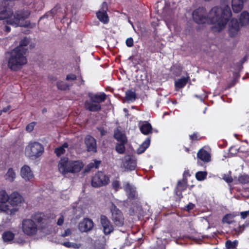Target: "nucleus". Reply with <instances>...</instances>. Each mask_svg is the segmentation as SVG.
<instances>
[{
  "label": "nucleus",
  "instance_id": "2",
  "mask_svg": "<svg viewBox=\"0 0 249 249\" xmlns=\"http://www.w3.org/2000/svg\"><path fill=\"white\" fill-rule=\"evenodd\" d=\"M30 13L28 11H18L13 13V12L9 8L4 7L0 11V20L5 19L7 24L11 25L15 27L20 26L26 27L28 26L25 20L28 18Z\"/></svg>",
  "mask_w": 249,
  "mask_h": 249
},
{
  "label": "nucleus",
  "instance_id": "57",
  "mask_svg": "<svg viewBox=\"0 0 249 249\" xmlns=\"http://www.w3.org/2000/svg\"><path fill=\"white\" fill-rule=\"evenodd\" d=\"M4 31L6 32V33H9L11 31V28L9 26L6 25L4 27Z\"/></svg>",
  "mask_w": 249,
  "mask_h": 249
},
{
  "label": "nucleus",
  "instance_id": "35",
  "mask_svg": "<svg viewBox=\"0 0 249 249\" xmlns=\"http://www.w3.org/2000/svg\"><path fill=\"white\" fill-rule=\"evenodd\" d=\"M9 199V196L5 190L0 191V204L6 203Z\"/></svg>",
  "mask_w": 249,
  "mask_h": 249
},
{
  "label": "nucleus",
  "instance_id": "47",
  "mask_svg": "<svg viewBox=\"0 0 249 249\" xmlns=\"http://www.w3.org/2000/svg\"><path fill=\"white\" fill-rule=\"evenodd\" d=\"M195 207V205L191 202L189 203L185 206V210L187 212H190L191 210H193Z\"/></svg>",
  "mask_w": 249,
  "mask_h": 249
},
{
  "label": "nucleus",
  "instance_id": "6",
  "mask_svg": "<svg viewBox=\"0 0 249 249\" xmlns=\"http://www.w3.org/2000/svg\"><path fill=\"white\" fill-rule=\"evenodd\" d=\"M110 181L109 177L103 172H97L92 178L91 185L95 188L107 185Z\"/></svg>",
  "mask_w": 249,
  "mask_h": 249
},
{
  "label": "nucleus",
  "instance_id": "7",
  "mask_svg": "<svg viewBox=\"0 0 249 249\" xmlns=\"http://www.w3.org/2000/svg\"><path fill=\"white\" fill-rule=\"evenodd\" d=\"M39 228L36 223L31 219H24L22 222V229L24 233L28 236L36 235Z\"/></svg>",
  "mask_w": 249,
  "mask_h": 249
},
{
  "label": "nucleus",
  "instance_id": "63",
  "mask_svg": "<svg viewBox=\"0 0 249 249\" xmlns=\"http://www.w3.org/2000/svg\"><path fill=\"white\" fill-rule=\"evenodd\" d=\"M233 148L232 147H230V149H229V152H230L231 153H232V152H231V150L233 149Z\"/></svg>",
  "mask_w": 249,
  "mask_h": 249
},
{
  "label": "nucleus",
  "instance_id": "27",
  "mask_svg": "<svg viewBox=\"0 0 249 249\" xmlns=\"http://www.w3.org/2000/svg\"><path fill=\"white\" fill-rule=\"evenodd\" d=\"M125 98L128 102H134L137 98V94L135 91H133L132 89H128L125 91Z\"/></svg>",
  "mask_w": 249,
  "mask_h": 249
},
{
  "label": "nucleus",
  "instance_id": "42",
  "mask_svg": "<svg viewBox=\"0 0 249 249\" xmlns=\"http://www.w3.org/2000/svg\"><path fill=\"white\" fill-rule=\"evenodd\" d=\"M191 143H193L194 141H198L201 140V137L197 132H194L193 134L189 135Z\"/></svg>",
  "mask_w": 249,
  "mask_h": 249
},
{
  "label": "nucleus",
  "instance_id": "30",
  "mask_svg": "<svg viewBox=\"0 0 249 249\" xmlns=\"http://www.w3.org/2000/svg\"><path fill=\"white\" fill-rule=\"evenodd\" d=\"M150 143V138H148L142 143L137 149V153L140 154L144 152L149 146Z\"/></svg>",
  "mask_w": 249,
  "mask_h": 249
},
{
  "label": "nucleus",
  "instance_id": "22",
  "mask_svg": "<svg viewBox=\"0 0 249 249\" xmlns=\"http://www.w3.org/2000/svg\"><path fill=\"white\" fill-rule=\"evenodd\" d=\"M90 100L92 102L100 104L105 102L107 98V95L104 92H101L99 94H94L89 96Z\"/></svg>",
  "mask_w": 249,
  "mask_h": 249
},
{
  "label": "nucleus",
  "instance_id": "9",
  "mask_svg": "<svg viewBox=\"0 0 249 249\" xmlns=\"http://www.w3.org/2000/svg\"><path fill=\"white\" fill-rule=\"evenodd\" d=\"M28 147H29V156L33 159L38 158L44 152L43 145L38 142L31 143Z\"/></svg>",
  "mask_w": 249,
  "mask_h": 249
},
{
  "label": "nucleus",
  "instance_id": "54",
  "mask_svg": "<svg viewBox=\"0 0 249 249\" xmlns=\"http://www.w3.org/2000/svg\"><path fill=\"white\" fill-rule=\"evenodd\" d=\"M189 176V172L188 170L185 171L183 174V178L182 179H184V178H187V176Z\"/></svg>",
  "mask_w": 249,
  "mask_h": 249
},
{
  "label": "nucleus",
  "instance_id": "46",
  "mask_svg": "<svg viewBox=\"0 0 249 249\" xmlns=\"http://www.w3.org/2000/svg\"><path fill=\"white\" fill-rule=\"evenodd\" d=\"M76 78L77 76H76V75L72 73H71L67 75L66 79L68 81H73L76 80Z\"/></svg>",
  "mask_w": 249,
  "mask_h": 249
},
{
  "label": "nucleus",
  "instance_id": "3",
  "mask_svg": "<svg viewBox=\"0 0 249 249\" xmlns=\"http://www.w3.org/2000/svg\"><path fill=\"white\" fill-rule=\"evenodd\" d=\"M20 47H16L10 53L8 60V67L12 71H17L21 67L27 63L24 51L19 49Z\"/></svg>",
  "mask_w": 249,
  "mask_h": 249
},
{
  "label": "nucleus",
  "instance_id": "21",
  "mask_svg": "<svg viewBox=\"0 0 249 249\" xmlns=\"http://www.w3.org/2000/svg\"><path fill=\"white\" fill-rule=\"evenodd\" d=\"M247 0H232V8L234 13L240 12L243 8L244 3Z\"/></svg>",
  "mask_w": 249,
  "mask_h": 249
},
{
  "label": "nucleus",
  "instance_id": "53",
  "mask_svg": "<svg viewBox=\"0 0 249 249\" xmlns=\"http://www.w3.org/2000/svg\"><path fill=\"white\" fill-rule=\"evenodd\" d=\"M176 69L178 71V72H176V71L174 70L173 71V73L176 75H178L181 73V69L180 68V67H176Z\"/></svg>",
  "mask_w": 249,
  "mask_h": 249
},
{
  "label": "nucleus",
  "instance_id": "39",
  "mask_svg": "<svg viewBox=\"0 0 249 249\" xmlns=\"http://www.w3.org/2000/svg\"><path fill=\"white\" fill-rule=\"evenodd\" d=\"M207 175L206 172L199 171L196 174V178L197 180L202 181L206 178Z\"/></svg>",
  "mask_w": 249,
  "mask_h": 249
},
{
  "label": "nucleus",
  "instance_id": "49",
  "mask_svg": "<svg viewBox=\"0 0 249 249\" xmlns=\"http://www.w3.org/2000/svg\"><path fill=\"white\" fill-rule=\"evenodd\" d=\"M97 129L100 132L101 136H104L107 133V131L103 127H98Z\"/></svg>",
  "mask_w": 249,
  "mask_h": 249
},
{
  "label": "nucleus",
  "instance_id": "29",
  "mask_svg": "<svg viewBox=\"0 0 249 249\" xmlns=\"http://www.w3.org/2000/svg\"><path fill=\"white\" fill-rule=\"evenodd\" d=\"M14 237L15 234L9 231H4L2 235V238L4 242H10L14 239Z\"/></svg>",
  "mask_w": 249,
  "mask_h": 249
},
{
  "label": "nucleus",
  "instance_id": "37",
  "mask_svg": "<svg viewBox=\"0 0 249 249\" xmlns=\"http://www.w3.org/2000/svg\"><path fill=\"white\" fill-rule=\"evenodd\" d=\"M111 186L112 189H114L116 192L122 188L120 181L117 179H113L112 180L111 182Z\"/></svg>",
  "mask_w": 249,
  "mask_h": 249
},
{
  "label": "nucleus",
  "instance_id": "17",
  "mask_svg": "<svg viewBox=\"0 0 249 249\" xmlns=\"http://www.w3.org/2000/svg\"><path fill=\"white\" fill-rule=\"evenodd\" d=\"M32 219L35 222H36L39 225L38 228L40 227L41 229H43L45 228L44 227L42 226V224L45 223V221L46 220L45 218V215L43 213L40 212H37L32 214L31 216Z\"/></svg>",
  "mask_w": 249,
  "mask_h": 249
},
{
  "label": "nucleus",
  "instance_id": "36",
  "mask_svg": "<svg viewBox=\"0 0 249 249\" xmlns=\"http://www.w3.org/2000/svg\"><path fill=\"white\" fill-rule=\"evenodd\" d=\"M56 86L59 89L62 90H66L69 89V85L65 82L62 81H57Z\"/></svg>",
  "mask_w": 249,
  "mask_h": 249
},
{
  "label": "nucleus",
  "instance_id": "13",
  "mask_svg": "<svg viewBox=\"0 0 249 249\" xmlns=\"http://www.w3.org/2000/svg\"><path fill=\"white\" fill-rule=\"evenodd\" d=\"M239 31L238 21L236 18H232L229 24V33L231 37H234Z\"/></svg>",
  "mask_w": 249,
  "mask_h": 249
},
{
  "label": "nucleus",
  "instance_id": "1",
  "mask_svg": "<svg viewBox=\"0 0 249 249\" xmlns=\"http://www.w3.org/2000/svg\"><path fill=\"white\" fill-rule=\"evenodd\" d=\"M231 15V8L228 5H226L223 8L215 6L211 9L208 14L206 8L203 7L196 9L193 12V18L195 22L199 24L205 23L214 24L212 29L218 32L225 28Z\"/></svg>",
  "mask_w": 249,
  "mask_h": 249
},
{
  "label": "nucleus",
  "instance_id": "61",
  "mask_svg": "<svg viewBox=\"0 0 249 249\" xmlns=\"http://www.w3.org/2000/svg\"><path fill=\"white\" fill-rule=\"evenodd\" d=\"M185 151L186 152H187V153H189L190 152V149H189V148L185 147Z\"/></svg>",
  "mask_w": 249,
  "mask_h": 249
},
{
  "label": "nucleus",
  "instance_id": "10",
  "mask_svg": "<svg viewBox=\"0 0 249 249\" xmlns=\"http://www.w3.org/2000/svg\"><path fill=\"white\" fill-rule=\"evenodd\" d=\"M100 220L105 234H109L113 231V226L107 216L103 214L101 215Z\"/></svg>",
  "mask_w": 249,
  "mask_h": 249
},
{
  "label": "nucleus",
  "instance_id": "20",
  "mask_svg": "<svg viewBox=\"0 0 249 249\" xmlns=\"http://www.w3.org/2000/svg\"><path fill=\"white\" fill-rule=\"evenodd\" d=\"M18 211V208L13 207L12 205L10 206L5 203L0 204V211L3 212L6 214L14 215Z\"/></svg>",
  "mask_w": 249,
  "mask_h": 249
},
{
  "label": "nucleus",
  "instance_id": "44",
  "mask_svg": "<svg viewBox=\"0 0 249 249\" xmlns=\"http://www.w3.org/2000/svg\"><path fill=\"white\" fill-rule=\"evenodd\" d=\"M126 45L128 47H132L134 45V41L132 37L127 38L125 41Z\"/></svg>",
  "mask_w": 249,
  "mask_h": 249
},
{
  "label": "nucleus",
  "instance_id": "18",
  "mask_svg": "<svg viewBox=\"0 0 249 249\" xmlns=\"http://www.w3.org/2000/svg\"><path fill=\"white\" fill-rule=\"evenodd\" d=\"M9 200H10V205L14 207V206H17L20 204L23 198L19 193L14 192L11 194Z\"/></svg>",
  "mask_w": 249,
  "mask_h": 249
},
{
  "label": "nucleus",
  "instance_id": "16",
  "mask_svg": "<svg viewBox=\"0 0 249 249\" xmlns=\"http://www.w3.org/2000/svg\"><path fill=\"white\" fill-rule=\"evenodd\" d=\"M20 175L26 181L30 180L34 178V175L30 167L27 165H24L20 170Z\"/></svg>",
  "mask_w": 249,
  "mask_h": 249
},
{
  "label": "nucleus",
  "instance_id": "5",
  "mask_svg": "<svg viewBox=\"0 0 249 249\" xmlns=\"http://www.w3.org/2000/svg\"><path fill=\"white\" fill-rule=\"evenodd\" d=\"M111 213V219L114 224L117 227H122L124 224V217L122 211L112 203L110 208Z\"/></svg>",
  "mask_w": 249,
  "mask_h": 249
},
{
  "label": "nucleus",
  "instance_id": "51",
  "mask_svg": "<svg viewBox=\"0 0 249 249\" xmlns=\"http://www.w3.org/2000/svg\"><path fill=\"white\" fill-rule=\"evenodd\" d=\"M240 215L242 219H245L248 216V215H249V210L248 211L241 212Z\"/></svg>",
  "mask_w": 249,
  "mask_h": 249
},
{
  "label": "nucleus",
  "instance_id": "28",
  "mask_svg": "<svg viewBox=\"0 0 249 249\" xmlns=\"http://www.w3.org/2000/svg\"><path fill=\"white\" fill-rule=\"evenodd\" d=\"M96 16L104 23H107L109 21V18L106 11H98L96 13Z\"/></svg>",
  "mask_w": 249,
  "mask_h": 249
},
{
  "label": "nucleus",
  "instance_id": "19",
  "mask_svg": "<svg viewBox=\"0 0 249 249\" xmlns=\"http://www.w3.org/2000/svg\"><path fill=\"white\" fill-rule=\"evenodd\" d=\"M85 107L86 110L91 112H98L102 109L100 104L94 103L91 101L85 102Z\"/></svg>",
  "mask_w": 249,
  "mask_h": 249
},
{
  "label": "nucleus",
  "instance_id": "25",
  "mask_svg": "<svg viewBox=\"0 0 249 249\" xmlns=\"http://www.w3.org/2000/svg\"><path fill=\"white\" fill-rule=\"evenodd\" d=\"M239 22L242 26H246L249 23V13L247 11H243L240 16Z\"/></svg>",
  "mask_w": 249,
  "mask_h": 249
},
{
  "label": "nucleus",
  "instance_id": "62",
  "mask_svg": "<svg viewBox=\"0 0 249 249\" xmlns=\"http://www.w3.org/2000/svg\"><path fill=\"white\" fill-rule=\"evenodd\" d=\"M46 112H47V109L46 108H44L42 109V113H44Z\"/></svg>",
  "mask_w": 249,
  "mask_h": 249
},
{
  "label": "nucleus",
  "instance_id": "12",
  "mask_svg": "<svg viewBox=\"0 0 249 249\" xmlns=\"http://www.w3.org/2000/svg\"><path fill=\"white\" fill-rule=\"evenodd\" d=\"M197 163H200V160L204 163H207L211 161V156L208 151L205 150L204 148H201L197 153Z\"/></svg>",
  "mask_w": 249,
  "mask_h": 249
},
{
  "label": "nucleus",
  "instance_id": "24",
  "mask_svg": "<svg viewBox=\"0 0 249 249\" xmlns=\"http://www.w3.org/2000/svg\"><path fill=\"white\" fill-rule=\"evenodd\" d=\"M113 137L119 142H123V141L127 142L125 135L118 128L114 130Z\"/></svg>",
  "mask_w": 249,
  "mask_h": 249
},
{
  "label": "nucleus",
  "instance_id": "59",
  "mask_svg": "<svg viewBox=\"0 0 249 249\" xmlns=\"http://www.w3.org/2000/svg\"><path fill=\"white\" fill-rule=\"evenodd\" d=\"M96 164V165L95 166L96 168H98V166H99V164L101 163V161H98V160H97L96 162H95Z\"/></svg>",
  "mask_w": 249,
  "mask_h": 249
},
{
  "label": "nucleus",
  "instance_id": "15",
  "mask_svg": "<svg viewBox=\"0 0 249 249\" xmlns=\"http://www.w3.org/2000/svg\"><path fill=\"white\" fill-rule=\"evenodd\" d=\"M94 226L92 220L89 218H84L83 221L79 224V229L82 232H87L91 230Z\"/></svg>",
  "mask_w": 249,
  "mask_h": 249
},
{
  "label": "nucleus",
  "instance_id": "43",
  "mask_svg": "<svg viewBox=\"0 0 249 249\" xmlns=\"http://www.w3.org/2000/svg\"><path fill=\"white\" fill-rule=\"evenodd\" d=\"M55 153L57 156L59 157L65 152V150L62 147H58L55 149Z\"/></svg>",
  "mask_w": 249,
  "mask_h": 249
},
{
  "label": "nucleus",
  "instance_id": "26",
  "mask_svg": "<svg viewBox=\"0 0 249 249\" xmlns=\"http://www.w3.org/2000/svg\"><path fill=\"white\" fill-rule=\"evenodd\" d=\"M189 80V77H182L181 78L178 79L175 82V87L177 89H180L184 88L187 84L188 80Z\"/></svg>",
  "mask_w": 249,
  "mask_h": 249
},
{
  "label": "nucleus",
  "instance_id": "11",
  "mask_svg": "<svg viewBox=\"0 0 249 249\" xmlns=\"http://www.w3.org/2000/svg\"><path fill=\"white\" fill-rule=\"evenodd\" d=\"M123 188L129 199L134 200L137 198V191L135 187L129 182L124 183Z\"/></svg>",
  "mask_w": 249,
  "mask_h": 249
},
{
  "label": "nucleus",
  "instance_id": "50",
  "mask_svg": "<svg viewBox=\"0 0 249 249\" xmlns=\"http://www.w3.org/2000/svg\"><path fill=\"white\" fill-rule=\"evenodd\" d=\"M71 230L70 229H67L64 231L63 233H62V236L64 237H66V236L71 235Z\"/></svg>",
  "mask_w": 249,
  "mask_h": 249
},
{
  "label": "nucleus",
  "instance_id": "55",
  "mask_svg": "<svg viewBox=\"0 0 249 249\" xmlns=\"http://www.w3.org/2000/svg\"><path fill=\"white\" fill-rule=\"evenodd\" d=\"M11 106L10 105H8L6 107H3L2 110L3 112H6L8 110H9L11 109Z\"/></svg>",
  "mask_w": 249,
  "mask_h": 249
},
{
  "label": "nucleus",
  "instance_id": "60",
  "mask_svg": "<svg viewBox=\"0 0 249 249\" xmlns=\"http://www.w3.org/2000/svg\"><path fill=\"white\" fill-rule=\"evenodd\" d=\"M95 249H105V248H104V247H103L102 246H100L98 247L97 248H96Z\"/></svg>",
  "mask_w": 249,
  "mask_h": 249
},
{
  "label": "nucleus",
  "instance_id": "32",
  "mask_svg": "<svg viewBox=\"0 0 249 249\" xmlns=\"http://www.w3.org/2000/svg\"><path fill=\"white\" fill-rule=\"evenodd\" d=\"M124 165L126 169L130 171L134 170L136 166V162L135 160L129 158L124 162Z\"/></svg>",
  "mask_w": 249,
  "mask_h": 249
},
{
  "label": "nucleus",
  "instance_id": "56",
  "mask_svg": "<svg viewBox=\"0 0 249 249\" xmlns=\"http://www.w3.org/2000/svg\"><path fill=\"white\" fill-rule=\"evenodd\" d=\"M79 79H80V82H79L78 83H77V85L78 86H80L81 85H84L85 84V81L83 79V78L82 77V76H80L79 77Z\"/></svg>",
  "mask_w": 249,
  "mask_h": 249
},
{
  "label": "nucleus",
  "instance_id": "38",
  "mask_svg": "<svg viewBox=\"0 0 249 249\" xmlns=\"http://www.w3.org/2000/svg\"><path fill=\"white\" fill-rule=\"evenodd\" d=\"M238 181L242 184L249 183V176L248 175H242L239 176Z\"/></svg>",
  "mask_w": 249,
  "mask_h": 249
},
{
  "label": "nucleus",
  "instance_id": "45",
  "mask_svg": "<svg viewBox=\"0 0 249 249\" xmlns=\"http://www.w3.org/2000/svg\"><path fill=\"white\" fill-rule=\"evenodd\" d=\"M35 125V122H33V123H31L28 124L26 127V131L28 132H29L33 131L34 129Z\"/></svg>",
  "mask_w": 249,
  "mask_h": 249
},
{
  "label": "nucleus",
  "instance_id": "41",
  "mask_svg": "<svg viewBox=\"0 0 249 249\" xmlns=\"http://www.w3.org/2000/svg\"><path fill=\"white\" fill-rule=\"evenodd\" d=\"M63 246L69 248L78 249L80 247V245L75 243L70 242H65L62 244Z\"/></svg>",
  "mask_w": 249,
  "mask_h": 249
},
{
  "label": "nucleus",
  "instance_id": "14",
  "mask_svg": "<svg viewBox=\"0 0 249 249\" xmlns=\"http://www.w3.org/2000/svg\"><path fill=\"white\" fill-rule=\"evenodd\" d=\"M85 143L88 152H96V141L94 137L90 135H87L85 138Z\"/></svg>",
  "mask_w": 249,
  "mask_h": 249
},
{
  "label": "nucleus",
  "instance_id": "64",
  "mask_svg": "<svg viewBox=\"0 0 249 249\" xmlns=\"http://www.w3.org/2000/svg\"><path fill=\"white\" fill-rule=\"evenodd\" d=\"M227 215L225 216L223 218V221L225 222Z\"/></svg>",
  "mask_w": 249,
  "mask_h": 249
},
{
  "label": "nucleus",
  "instance_id": "8",
  "mask_svg": "<svg viewBox=\"0 0 249 249\" xmlns=\"http://www.w3.org/2000/svg\"><path fill=\"white\" fill-rule=\"evenodd\" d=\"M188 187L187 178L178 180L174 189L173 194L176 201L180 202L183 197L182 192L186 190Z\"/></svg>",
  "mask_w": 249,
  "mask_h": 249
},
{
  "label": "nucleus",
  "instance_id": "58",
  "mask_svg": "<svg viewBox=\"0 0 249 249\" xmlns=\"http://www.w3.org/2000/svg\"><path fill=\"white\" fill-rule=\"evenodd\" d=\"M61 147H62L64 149H65V148H67L68 147V144L67 142H65Z\"/></svg>",
  "mask_w": 249,
  "mask_h": 249
},
{
  "label": "nucleus",
  "instance_id": "4",
  "mask_svg": "<svg viewBox=\"0 0 249 249\" xmlns=\"http://www.w3.org/2000/svg\"><path fill=\"white\" fill-rule=\"evenodd\" d=\"M83 167L82 161L69 160L67 157L61 158L58 164L59 171L64 176L68 173H78Z\"/></svg>",
  "mask_w": 249,
  "mask_h": 249
},
{
  "label": "nucleus",
  "instance_id": "33",
  "mask_svg": "<svg viewBox=\"0 0 249 249\" xmlns=\"http://www.w3.org/2000/svg\"><path fill=\"white\" fill-rule=\"evenodd\" d=\"M5 176L6 179H8L11 182L14 180L16 178V173L12 168L8 169Z\"/></svg>",
  "mask_w": 249,
  "mask_h": 249
},
{
  "label": "nucleus",
  "instance_id": "31",
  "mask_svg": "<svg viewBox=\"0 0 249 249\" xmlns=\"http://www.w3.org/2000/svg\"><path fill=\"white\" fill-rule=\"evenodd\" d=\"M127 142L123 141V142L117 143L115 146V150L116 152L120 154H124L125 151V144Z\"/></svg>",
  "mask_w": 249,
  "mask_h": 249
},
{
  "label": "nucleus",
  "instance_id": "23",
  "mask_svg": "<svg viewBox=\"0 0 249 249\" xmlns=\"http://www.w3.org/2000/svg\"><path fill=\"white\" fill-rule=\"evenodd\" d=\"M141 132L144 135H147L152 132L151 124L147 121H144L140 127Z\"/></svg>",
  "mask_w": 249,
  "mask_h": 249
},
{
  "label": "nucleus",
  "instance_id": "48",
  "mask_svg": "<svg viewBox=\"0 0 249 249\" xmlns=\"http://www.w3.org/2000/svg\"><path fill=\"white\" fill-rule=\"evenodd\" d=\"M223 179L225 180L227 183H231L233 181V178L231 176L229 175H225Z\"/></svg>",
  "mask_w": 249,
  "mask_h": 249
},
{
  "label": "nucleus",
  "instance_id": "34",
  "mask_svg": "<svg viewBox=\"0 0 249 249\" xmlns=\"http://www.w3.org/2000/svg\"><path fill=\"white\" fill-rule=\"evenodd\" d=\"M29 43V41L27 37H24L20 41L19 46L17 47H20L19 49L24 51V53L26 54L27 51V49L25 48V47L27 46Z\"/></svg>",
  "mask_w": 249,
  "mask_h": 249
},
{
  "label": "nucleus",
  "instance_id": "52",
  "mask_svg": "<svg viewBox=\"0 0 249 249\" xmlns=\"http://www.w3.org/2000/svg\"><path fill=\"white\" fill-rule=\"evenodd\" d=\"M64 223V217L63 215H61L58 219L57 224L59 226H61Z\"/></svg>",
  "mask_w": 249,
  "mask_h": 249
},
{
  "label": "nucleus",
  "instance_id": "40",
  "mask_svg": "<svg viewBox=\"0 0 249 249\" xmlns=\"http://www.w3.org/2000/svg\"><path fill=\"white\" fill-rule=\"evenodd\" d=\"M238 245V242L236 240L234 241H231V240H228L226 242L225 246L228 249H232L236 248Z\"/></svg>",
  "mask_w": 249,
  "mask_h": 249
}]
</instances>
